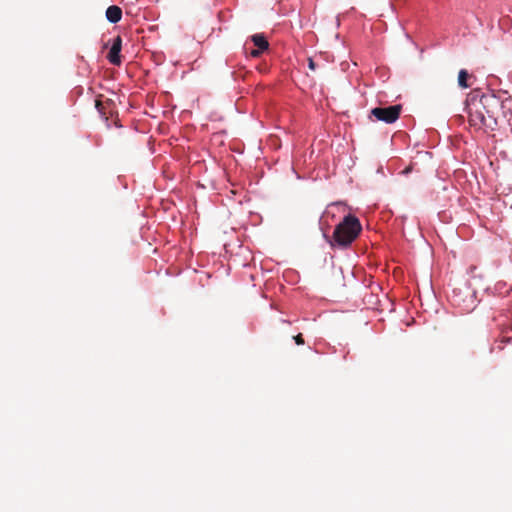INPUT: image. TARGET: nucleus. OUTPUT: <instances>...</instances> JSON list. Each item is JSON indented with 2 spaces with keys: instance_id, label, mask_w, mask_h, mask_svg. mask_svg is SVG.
I'll list each match as a JSON object with an SVG mask.
<instances>
[{
  "instance_id": "6",
  "label": "nucleus",
  "mask_w": 512,
  "mask_h": 512,
  "mask_svg": "<svg viewBox=\"0 0 512 512\" xmlns=\"http://www.w3.org/2000/svg\"><path fill=\"white\" fill-rule=\"evenodd\" d=\"M474 76L472 74H469L467 70L461 69L458 73V85L466 89L470 86H472V82H470L471 79H473Z\"/></svg>"
},
{
  "instance_id": "8",
  "label": "nucleus",
  "mask_w": 512,
  "mask_h": 512,
  "mask_svg": "<svg viewBox=\"0 0 512 512\" xmlns=\"http://www.w3.org/2000/svg\"><path fill=\"white\" fill-rule=\"evenodd\" d=\"M293 339L297 345H303L305 343L304 338L301 333L294 336Z\"/></svg>"
},
{
  "instance_id": "1",
  "label": "nucleus",
  "mask_w": 512,
  "mask_h": 512,
  "mask_svg": "<svg viewBox=\"0 0 512 512\" xmlns=\"http://www.w3.org/2000/svg\"><path fill=\"white\" fill-rule=\"evenodd\" d=\"M502 108V101L494 93L481 94L472 91L466 101L469 124L475 129L493 131Z\"/></svg>"
},
{
  "instance_id": "13",
  "label": "nucleus",
  "mask_w": 512,
  "mask_h": 512,
  "mask_svg": "<svg viewBox=\"0 0 512 512\" xmlns=\"http://www.w3.org/2000/svg\"><path fill=\"white\" fill-rule=\"evenodd\" d=\"M231 194L235 195L237 193V191L235 189H231Z\"/></svg>"
},
{
  "instance_id": "2",
  "label": "nucleus",
  "mask_w": 512,
  "mask_h": 512,
  "mask_svg": "<svg viewBox=\"0 0 512 512\" xmlns=\"http://www.w3.org/2000/svg\"><path fill=\"white\" fill-rule=\"evenodd\" d=\"M361 229L362 227L358 218L353 215L345 216L335 227L332 236L333 241H330L331 246L348 247L358 237Z\"/></svg>"
},
{
  "instance_id": "9",
  "label": "nucleus",
  "mask_w": 512,
  "mask_h": 512,
  "mask_svg": "<svg viewBox=\"0 0 512 512\" xmlns=\"http://www.w3.org/2000/svg\"><path fill=\"white\" fill-rule=\"evenodd\" d=\"M95 107L96 109L98 110L99 113L103 114V103L101 102V100L97 99L95 101Z\"/></svg>"
},
{
  "instance_id": "4",
  "label": "nucleus",
  "mask_w": 512,
  "mask_h": 512,
  "mask_svg": "<svg viewBox=\"0 0 512 512\" xmlns=\"http://www.w3.org/2000/svg\"><path fill=\"white\" fill-rule=\"evenodd\" d=\"M122 48V38L120 36H116L113 39L112 46L107 55L109 62L113 65L119 66L121 64L120 52Z\"/></svg>"
},
{
  "instance_id": "7",
  "label": "nucleus",
  "mask_w": 512,
  "mask_h": 512,
  "mask_svg": "<svg viewBox=\"0 0 512 512\" xmlns=\"http://www.w3.org/2000/svg\"><path fill=\"white\" fill-rule=\"evenodd\" d=\"M251 40L257 48L263 51L267 50L269 47V43L263 34H255L251 37Z\"/></svg>"
},
{
  "instance_id": "3",
  "label": "nucleus",
  "mask_w": 512,
  "mask_h": 512,
  "mask_svg": "<svg viewBox=\"0 0 512 512\" xmlns=\"http://www.w3.org/2000/svg\"><path fill=\"white\" fill-rule=\"evenodd\" d=\"M402 106L400 104L388 107H376L371 110V116L375 117L378 121L385 123H394L400 116Z\"/></svg>"
},
{
  "instance_id": "5",
  "label": "nucleus",
  "mask_w": 512,
  "mask_h": 512,
  "mask_svg": "<svg viewBox=\"0 0 512 512\" xmlns=\"http://www.w3.org/2000/svg\"><path fill=\"white\" fill-rule=\"evenodd\" d=\"M106 18L111 23H118L122 18V10L116 5H111L106 10Z\"/></svg>"
},
{
  "instance_id": "11",
  "label": "nucleus",
  "mask_w": 512,
  "mask_h": 512,
  "mask_svg": "<svg viewBox=\"0 0 512 512\" xmlns=\"http://www.w3.org/2000/svg\"><path fill=\"white\" fill-rule=\"evenodd\" d=\"M308 66H309V68H310L311 70H313V71L316 69V64H315V62L313 61V59H312V58H309V59H308Z\"/></svg>"
},
{
  "instance_id": "10",
  "label": "nucleus",
  "mask_w": 512,
  "mask_h": 512,
  "mask_svg": "<svg viewBox=\"0 0 512 512\" xmlns=\"http://www.w3.org/2000/svg\"><path fill=\"white\" fill-rule=\"evenodd\" d=\"M263 52H264L263 50L257 48V49L251 50L250 55L252 57H259Z\"/></svg>"
},
{
  "instance_id": "12",
  "label": "nucleus",
  "mask_w": 512,
  "mask_h": 512,
  "mask_svg": "<svg viewBox=\"0 0 512 512\" xmlns=\"http://www.w3.org/2000/svg\"><path fill=\"white\" fill-rule=\"evenodd\" d=\"M410 171H411V168H410V167H408V168H406V169L403 171V173H409Z\"/></svg>"
}]
</instances>
